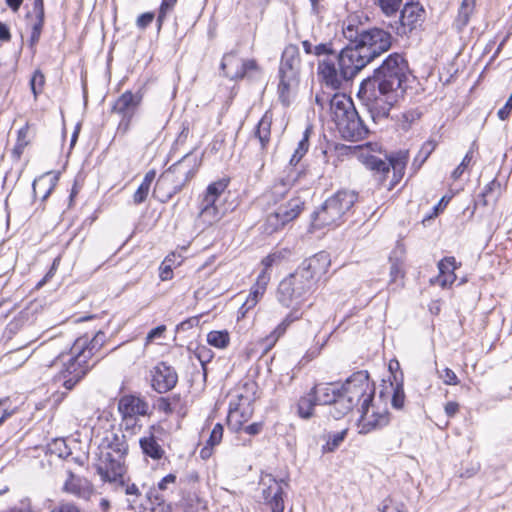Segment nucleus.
<instances>
[{"label": "nucleus", "instance_id": "obj_1", "mask_svg": "<svg viewBox=\"0 0 512 512\" xmlns=\"http://www.w3.org/2000/svg\"><path fill=\"white\" fill-rule=\"evenodd\" d=\"M330 264L329 254L321 251L305 259L293 273L279 283L276 299L280 305L291 310L266 337L268 346H273L292 323L301 319L302 304L313 292L318 279L328 271Z\"/></svg>", "mask_w": 512, "mask_h": 512}, {"label": "nucleus", "instance_id": "obj_2", "mask_svg": "<svg viewBox=\"0 0 512 512\" xmlns=\"http://www.w3.org/2000/svg\"><path fill=\"white\" fill-rule=\"evenodd\" d=\"M369 389L367 371H358L350 376L340 388L334 384H316L311 388L319 405H332L330 414L340 419L359 404L365 390Z\"/></svg>", "mask_w": 512, "mask_h": 512}, {"label": "nucleus", "instance_id": "obj_3", "mask_svg": "<svg viewBox=\"0 0 512 512\" xmlns=\"http://www.w3.org/2000/svg\"><path fill=\"white\" fill-rule=\"evenodd\" d=\"M343 34L349 41L343 49L359 70L388 51L392 45L391 34L377 27L364 29L349 24L343 28Z\"/></svg>", "mask_w": 512, "mask_h": 512}, {"label": "nucleus", "instance_id": "obj_4", "mask_svg": "<svg viewBox=\"0 0 512 512\" xmlns=\"http://www.w3.org/2000/svg\"><path fill=\"white\" fill-rule=\"evenodd\" d=\"M98 449L95 467L101 479L121 481V475L127 472L126 457L129 447L126 435L121 430H108L101 439Z\"/></svg>", "mask_w": 512, "mask_h": 512}, {"label": "nucleus", "instance_id": "obj_5", "mask_svg": "<svg viewBox=\"0 0 512 512\" xmlns=\"http://www.w3.org/2000/svg\"><path fill=\"white\" fill-rule=\"evenodd\" d=\"M330 112L342 137L349 141L364 139L369 133L352 99L344 93H335L329 100Z\"/></svg>", "mask_w": 512, "mask_h": 512}, {"label": "nucleus", "instance_id": "obj_6", "mask_svg": "<svg viewBox=\"0 0 512 512\" xmlns=\"http://www.w3.org/2000/svg\"><path fill=\"white\" fill-rule=\"evenodd\" d=\"M408 72V62L404 56L400 53H392L374 70L372 76L363 81H371V86L380 92L399 96L405 91L403 84L407 80Z\"/></svg>", "mask_w": 512, "mask_h": 512}, {"label": "nucleus", "instance_id": "obj_7", "mask_svg": "<svg viewBox=\"0 0 512 512\" xmlns=\"http://www.w3.org/2000/svg\"><path fill=\"white\" fill-rule=\"evenodd\" d=\"M409 159L408 151L400 150L382 159L375 155L364 157L365 166L373 172L375 180L392 190L402 179Z\"/></svg>", "mask_w": 512, "mask_h": 512}, {"label": "nucleus", "instance_id": "obj_8", "mask_svg": "<svg viewBox=\"0 0 512 512\" xmlns=\"http://www.w3.org/2000/svg\"><path fill=\"white\" fill-rule=\"evenodd\" d=\"M357 198L358 195L355 191H337L313 212V227L321 229L326 226L339 224L343 216L353 207Z\"/></svg>", "mask_w": 512, "mask_h": 512}, {"label": "nucleus", "instance_id": "obj_9", "mask_svg": "<svg viewBox=\"0 0 512 512\" xmlns=\"http://www.w3.org/2000/svg\"><path fill=\"white\" fill-rule=\"evenodd\" d=\"M201 165V158L194 152L186 153L180 160L171 165L162 173L157 181L158 189L171 184L168 197L180 192L183 187L195 176Z\"/></svg>", "mask_w": 512, "mask_h": 512}, {"label": "nucleus", "instance_id": "obj_10", "mask_svg": "<svg viewBox=\"0 0 512 512\" xmlns=\"http://www.w3.org/2000/svg\"><path fill=\"white\" fill-rule=\"evenodd\" d=\"M337 60L339 70L328 57L320 60L317 67L319 80L333 90L340 89L343 82L353 79L360 71L344 49L337 54Z\"/></svg>", "mask_w": 512, "mask_h": 512}, {"label": "nucleus", "instance_id": "obj_11", "mask_svg": "<svg viewBox=\"0 0 512 512\" xmlns=\"http://www.w3.org/2000/svg\"><path fill=\"white\" fill-rule=\"evenodd\" d=\"M361 105L375 124H381L389 118L391 108L397 102L396 94L384 93L371 86V81H362L357 93Z\"/></svg>", "mask_w": 512, "mask_h": 512}, {"label": "nucleus", "instance_id": "obj_12", "mask_svg": "<svg viewBox=\"0 0 512 512\" xmlns=\"http://www.w3.org/2000/svg\"><path fill=\"white\" fill-rule=\"evenodd\" d=\"M227 188L225 180H219L208 185L199 199V212L195 225L201 231L219 222L224 216L218 206L219 198Z\"/></svg>", "mask_w": 512, "mask_h": 512}, {"label": "nucleus", "instance_id": "obj_13", "mask_svg": "<svg viewBox=\"0 0 512 512\" xmlns=\"http://www.w3.org/2000/svg\"><path fill=\"white\" fill-rule=\"evenodd\" d=\"M375 387L369 382V389L365 390V396H361L360 412L358 427L359 433L368 434L376 429H381L388 425L390 421L389 413L387 410L381 412L372 411L370 413V406L374 398Z\"/></svg>", "mask_w": 512, "mask_h": 512}, {"label": "nucleus", "instance_id": "obj_14", "mask_svg": "<svg viewBox=\"0 0 512 512\" xmlns=\"http://www.w3.org/2000/svg\"><path fill=\"white\" fill-rule=\"evenodd\" d=\"M262 498L271 512H284L286 497L285 489L289 487L288 479H276L271 474L261 478Z\"/></svg>", "mask_w": 512, "mask_h": 512}, {"label": "nucleus", "instance_id": "obj_15", "mask_svg": "<svg viewBox=\"0 0 512 512\" xmlns=\"http://www.w3.org/2000/svg\"><path fill=\"white\" fill-rule=\"evenodd\" d=\"M106 335L98 331L92 338L87 335L77 338L70 348L69 355L84 365H90L89 360L102 348Z\"/></svg>", "mask_w": 512, "mask_h": 512}, {"label": "nucleus", "instance_id": "obj_16", "mask_svg": "<svg viewBox=\"0 0 512 512\" xmlns=\"http://www.w3.org/2000/svg\"><path fill=\"white\" fill-rule=\"evenodd\" d=\"M142 95L140 93L124 92L114 103L112 111L121 115L122 118L118 125V132L126 134L130 129L131 120L134 117L140 103Z\"/></svg>", "mask_w": 512, "mask_h": 512}, {"label": "nucleus", "instance_id": "obj_17", "mask_svg": "<svg viewBox=\"0 0 512 512\" xmlns=\"http://www.w3.org/2000/svg\"><path fill=\"white\" fill-rule=\"evenodd\" d=\"M151 387L159 394L172 390L178 382V374L174 367L166 362H159L150 370Z\"/></svg>", "mask_w": 512, "mask_h": 512}, {"label": "nucleus", "instance_id": "obj_18", "mask_svg": "<svg viewBox=\"0 0 512 512\" xmlns=\"http://www.w3.org/2000/svg\"><path fill=\"white\" fill-rule=\"evenodd\" d=\"M424 13L425 11L419 3H406L401 11L399 23L395 27L397 35H407L421 25Z\"/></svg>", "mask_w": 512, "mask_h": 512}, {"label": "nucleus", "instance_id": "obj_19", "mask_svg": "<svg viewBox=\"0 0 512 512\" xmlns=\"http://www.w3.org/2000/svg\"><path fill=\"white\" fill-rule=\"evenodd\" d=\"M220 68L225 77L230 79L243 78L248 70L257 68L255 60H241L236 57L234 52L224 54Z\"/></svg>", "mask_w": 512, "mask_h": 512}, {"label": "nucleus", "instance_id": "obj_20", "mask_svg": "<svg viewBox=\"0 0 512 512\" xmlns=\"http://www.w3.org/2000/svg\"><path fill=\"white\" fill-rule=\"evenodd\" d=\"M69 359L64 362V368L60 373V378L63 380V386L66 390H72L75 385L88 373V371L95 365H84L75 361L74 357L69 355Z\"/></svg>", "mask_w": 512, "mask_h": 512}, {"label": "nucleus", "instance_id": "obj_21", "mask_svg": "<svg viewBox=\"0 0 512 512\" xmlns=\"http://www.w3.org/2000/svg\"><path fill=\"white\" fill-rule=\"evenodd\" d=\"M162 428L152 425L147 433L139 439V446L142 454L153 461H159L165 456V450L156 437V432Z\"/></svg>", "mask_w": 512, "mask_h": 512}, {"label": "nucleus", "instance_id": "obj_22", "mask_svg": "<svg viewBox=\"0 0 512 512\" xmlns=\"http://www.w3.org/2000/svg\"><path fill=\"white\" fill-rule=\"evenodd\" d=\"M301 66L299 49L290 44L285 47L279 67V75H285L290 79H298Z\"/></svg>", "mask_w": 512, "mask_h": 512}, {"label": "nucleus", "instance_id": "obj_23", "mask_svg": "<svg viewBox=\"0 0 512 512\" xmlns=\"http://www.w3.org/2000/svg\"><path fill=\"white\" fill-rule=\"evenodd\" d=\"M118 411L129 416H146L149 415V404L140 396L123 395L118 401Z\"/></svg>", "mask_w": 512, "mask_h": 512}, {"label": "nucleus", "instance_id": "obj_24", "mask_svg": "<svg viewBox=\"0 0 512 512\" xmlns=\"http://www.w3.org/2000/svg\"><path fill=\"white\" fill-rule=\"evenodd\" d=\"M272 122L273 114L270 110H267L253 131V139H257L259 141L260 150L262 152L267 150L270 143Z\"/></svg>", "mask_w": 512, "mask_h": 512}, {"label": "nucleus", "instance_id": "obj_25", "mask_svg": "<svg viewBox=\"0 0 512 512\" xmlns=\"http://www.w3.org/2000/svg\"><path fill=\"white\" fill-rule=\"evenodd\" d=\"M304 202L300 198H293L285 204H281L275 210L285 224L296 219L303 210Z\"/></svg>", "mask_w": 512, "mask_h": 512}, {"label": "nucleus", "instance_id": "obj_26", "mask_svg": "<svg viewBox=\"0 0 512 512\" xmlns=\"http://www.w3.org/2000/svg\"><path fill=\"white\" fill-rule=\"evenodd\" d=\"M126 473L121 475V481H107L110 484L114 485L115 490L123 491L129 498L128 503L131 509L135 508V505L138 503V499L141 496L139 488L134 484H129L125 479Z\"/></svg>", "mask_w": 512, "mask_h": 512}, {"label": "nucleus", "instance_id": "obj_27", "mask_svg": "<svg viewBox=\"0 0 512 512\" xmlns=\"http://www.w3.org/2000/svg\"><path fill=\"white\" fill-rule=\"evenodd\" d=\"M475 0H462L458 10V15L454 20L453 27L458 33L462 32L470 21V17L475 9Z\"/></svg>", "mask_w": 512, "mask_h": 512}, {"label": "nucleus", "instance_id": "obj_28", "mask_svg": "<svg viewBox=\"0 0 512 512\" xmlns=\"http://www.w3.org/2000/svg\"><path fill=\"white\" fill-rule=\"evenodd\" d=\"M319 405L313 392L310 390L305 396H302L297 404V414L300 418L308 420L314 415V407Z\"/></svg>", "mask_w": 512, "mask_h": 512}, {"label": "nucleus", "instance_id": "obj_29", "mask_svg": "<svg viewBox=\"0 0 512 512\" xmlns=\"http://www.w3.org/2000/svg\"><path fill=\"white\" fill-rule=\"evenodd\" d=\"M258 385L255 381L248 380L240 388L237 398L240 405L249 406L257 399Z\"/></svg>", "mask_w": 512, "mask_h": 512}, {"label": "nucleus", "instance_id": "obj_30", "mask_svg": "<svg viewBox=\"0 0 512 512\" xmlns=\"http://www.w3.org/2000/svg\"><path fill=\"white\" fill-rule=\"evenodd\" d=\"M279 78V100L284 106H289L291 102V91L298 84V79H290L285 77V75H279Z\"/></svg>", "mask_w": 512, "mask_h": 512}, {"label": "nucleus", "instance_id": "obj_31", "mask_svg": "<svg viewBox=\"0 0 512 512\" xmlns=\"http://www.w3.org/2000/svg\"><path fill=\"white\" fill-rule=\"evenodd\" d=\"M440 274L444 277L442 285H446L448 282L453 283L456 279L454 270L457 268L456 259L454 257H445L438 263Z\"/></svg>", "mask_w": 512, "mask_h": 512}, {"label": "nucleus", "instance_id": "obj_32", "mask_svg": "<svg viewBox=\"0 0 512 512\" xmlns=\"http://www.w3.org/2000/svg\"><path fill=\"white\" fill-rule=\"evenodd\" d=\"M286 224L280 218L276 211L267 215L264 224L262 225V231L265 234L271 235L278 230L282 229Z\"/></svg>", "mask_w": 512, "mask_h": 512}, {"label": "nucleus", "instance_id": "obj_33", "mask_svg": "<svg viewBox=\"0 0 512 512\" xmlns=\"http://www.w3.org/2000/svg\"><path fill=\"white\" fill-rule=\"evenodd\" d=\"M501 184L497 179L490 181L479 195V201L483 206H487L490 198H497L500 194Z\"/></svg>", "mask_w": 512, "mask_h": 512}, {"label": "nucleus", "instance_id": "obj_34", "mask_svg": "<svg viewBox=\"0 0 512 512\" xmlns=\"http://www.w3.org/2000/svg\"><path fill=\"white\" fill-rule=\"evenodd\" d=\"M347 435V430L344 429L340 432L329 434L327 437L326 444L323 445L322 451L324 453L327 452H334L344 441L345 437Z\"/></svg>", "mask_w": 512, "mask_h": 512}, {"label": "nucleus", "instance_id": "obj_35", "mask_svg": "<svg viewBox=\"0 0 512 512\" xmlns=\"http://www.w3.org/2000/svg\"><path fill=\"white\" fill-rule=\"evenodd\" d=\"M436 148V142L433 140L426 141L421 149L419 150L418 155L415 157L413 166L417 169L422 166V164L428 159V157L431 155V153Z\"/></svg>", "mask_w": 512, "mask_h": 512}, {"label": "nucleus", "instance_id": "obj_36", "mask_svg": "<svg viewBox=\"0 0 512 512\" xmlns=\"http://www.w3.org/2000/svg\"><path fill=\"white\" fill-rule=\"evenodd\" d=\"M227 331H211L207 335V342L216 348H225L229 344Z\"/></svg>", "mask_w": 512, "mask_h": 512}, {"label": "nucleus", "instance_id": "obj_37", "mask_svg": "<svg viewBox=\"0 0 512 512\" xmlns=\"http://www.w3.org/2000/svg\"><path fill=\"white\" fill-rule=\"evenodd\" d=\"M180 400L179 396L160 397L157 401V409L165 414H172L175 409V404Z\"/></svg>", "mask_w": 512, "mask_h": 512}, {"label": "nucleus", "instance_id": "obj_38", "mask_svg": "<svg viewBox=\"0 0 512 512\" xmlns=\"http://www.w3.org/2000/svg\"><path fill=\"white\" fill-rule=\"evenodd\" d=\"M308 147V134L307 131H305L303 138L299 141L298 146L290 159V164L296 165L301 160V158L306 154V152L308 151Z\"/></svg>", "mask_w": 512, "mask_h": 512}, {"label": "nucleus", "instance_id": "obj_39", "mask_svg": "<svg viewBox=\"0 0 512 512\" xmlns=\"http://www.w3.org/2000/svg\"><path fill=\"white\" fill-rule=\"evenodd\" d=\"M178 0H162L157 16L158 29H161L167 15L171 13Z\"/></svg>", "mask_w": 512, "mask_h": 512}, {"label": "nucleus", "instance_id": "obj_40", "mask_svg": "<svg viewBox=\"0 0 512 512\" xmlns=\"http://www.w3.org/2000/svg\"><path fill=\"white\" fill-rule=\"evenodd\" d=\"M121 415V431L122 429L125 431H131V433H135L136 429H141V424L139 423L140 420L137 416L132 415H126V414H120Z\"/></svg>", "mask_w": 512, "mask_h": 512}, {"label": "nucleus", "instance_id": "obj_41", "mask_svg": "<svg viewBox=\"0 0 512 512\" xmlns=\"http://www.w3.org/2000/svg\"><path fill=\"white\" fill-rule=\"evenodd\" d=\"M44 25V15L36 13V21L32 26L31 36L29 39V45L33 48L39 41L42 29Z\"/></svg>", "mask_w": 512, "mask_h": 512}, {"label": "nucleus", "instance_id": "obj_42", "mask_svg": "<svg viewBox=\"0 0 512 512\" xmlns=\"http://www.w3.org/2000/svg\"><path fill=\"white\" fill-rule=\"evenodd\" d=\"M268 282V269L263 268L262 272L257 278V288L251 293V295H253L252 304H255L257 302L258 296L263 294Z\"/></svg>", "mask_w": 512, "mask_h": 512}, {"label": "nucleus", "instance_id": "obj_43", "mask_svg": "<svg viewBox=\"0 0 512 512\" xmlns=\"http://www.w3.org/2000/svg\"><path fill=\"white\" fill-rule=\"evenodd\" d=\"M288 253L289 251L286 249L272 252L262 260L261 264L265 269L269 270L273 265L279 264Z\"/></svg>", "mask_w": 512, "mask_h": 512}, {"label": "nucleus", "instance_id": "obj_44", "mask_svg": "<svg viewBox=\"0 0 512 512\" xmlns=\"http://www.w3.org/2000/svg\"><path fill=\"white\" fill-rule=\"evenodd\" d=\"M405 393L402 383H397L393 390L391 404L395 409H401L404 406Z\"/></svg>", "mask_w": 512, "mask_h": 512}, {"label": "nucleus", "instance_id": "obj_45", "mask_svg": "<svg viewBox=\"0 0 512 512\" xmlns=\"http://www.w3.org/2000/svg\"><path fill=\"white\" fill-rule=\"evenodd\" d=\"M313 55H315L317 57L333 55L335 58H337V53L333 49V44L331 42L320 43V44L314 46Z\"/></svg>", "mask_w": 512, "mask_h": 512}, {"label": "nucleus", "instance_id": "obj_46", "mask_svg": "<svg viewBox=\"0 0 512 512\" xmlns=\"http://www.w3.org/2000/svg\"><path fill=\"white\" fill-rule=\"evenodd\" d=\"M379 6L386 15H392L399 9L402 0H378Z\"/></svg>", "mask_w": 512, "mask_h": 512}, {"label": "nucleus", "instance_id": "obj_47", "mask_svg": "<svg viewBox=\"0 0 512 512\" xmlns=\"http://www.w3.org/2000/svg\"><path fill=\"white\" fill-rule=\"evenodd\" d=\"M223 431H224L223 426L220 423H217L210 433L207 444L210 447H214V446L218 445L222 440Z\"/></svg>", "mask_w": 512, "mask_h": 512}, {"label": "nucleus", "instance_id": "obj_48", "mask_svg": "<svg viewBox=\"0 0 512 512\" xmlns=\"http://www.w3.org/2000/svg\"><path fill=\"white\" fill-rule=\"evenodd\" d=\"M48 182H51V179H48L45 176H42V177H40L39 179H37V180H35L33 182V192H34L35 196L38 194V189L39 188H41V187L45 188L46 186H49V187L47 188V190L42 195V199H46L49 196V194H50V192L52 190V185L50 183H48Z\"/></svg>", "mask_w": 512, "mask_h": 512}, {"label": "nucleus", "instance_id": "obj_49", "mask_svg": "<svg viewBox=\"0 0 512 512\" xmlns=\"http://www.w3.org/2000/svg\"><path fill=\"white\" fill-rule=\"evenodd\" d=\"M28 130H29L28 125H25L18 131L17 143L15 146V151L18 153H21V151L24 149V147L28 144V141H27Z\"/></svg>", "mask_w": 512, "mask_h": 512}, {"label": "nucleus", "instance_id": "obj_50", "mask_svg": "<svg viewBox=\"0 0 512 512\" xmlns=\"http://www.w3.org/2000/svg\"><path fill=\"white\" fill-rule=\"evenodd\" d=\"M37 85L39 87H43L44 85V75L41 73L40 70H36L30 80V86H31V90L35 96V98L37 97L39 91L37 90Z\"/></svg>", "mask_w": 512, "mask_h": 512}, {"label": "nucleus", "instance_id": "obj_51", "mask_svg": "<svg viewBox=\"0 0 512 512\" xmlns=\"http://www.w3.org/2000/svg\"><path fill=\"white\" fill-rule=\"evenodd\" d=\"M439 377L443 380V382L447 385H457L458 377L455 372L450 368H445L441 372H439Z\"/></svg>", "mask_w": 512, "mask_h": 512}, {"label": "nucleus", "instance_id": "obj_52", "mask_svg": "<svg viewBox=\"0 0 512 512\" xmlns=\"http://www.w3.org/2000/svg\"><path fill=\"white\" fill-rule=\"evenodd\" d=\"M149 190H150V187H148L146 184L144 185L141 183L133 195L134 203L135 204L143 203L149 194Z\"/></svg>", "mask_w": 512, "mask_h": 512}, {"label": "nucleus", "instance_id": "obj_53", "mask_svg": "<svg viewBox=\"0 0 512 512\" xmlns=\"http://www.w3.org/2000/svg\"><path fill=\"white\" fill-rule=\"evenodd\" d=\"M64 490L77 496H81L79 479L71 475L70 479L65 482Z\"/></svg>", "mask_w": 512, "mask_h": 512}, {"label": "nucleus", "instance_id": "obj_54", "mask_svg": "<svg viewBox=\"0 0 512 512\" xmlns=\"http://www.w3.org/2000/svg\"><path fill=\"white\" fill-rule=\"evenodd\" d=\"M154 17L155 15L153 12H146L141 14L136 21L138 28L145 29L148 27L152 23Z\"/></svg>", "mask_w": 512, "mask_h": 512}, {"label": "nucleus", "instance_id": "obj_55", "mask_svg": "<svg viewBox=\"0 0 512 512\" xmlns=\"http://www.w3.org/2000/svg\"><path fill=\"white\" fill-rule=\"evenodd\" d=\"M168 261H169V259L166 258L160 267L159 276L162 281L170 280L173 277L172 268L169 264H167Z\"/></svg>", "mask_w": 512, "mask_h": 512}, {"label": "nucleus", "instance_id": "obj_56", "mask_svg": "<svg viewBox=\"0 0 512 512\" xmlns=\"http://www.w3.org/2000/svg\"><path fill=\"white\" fill-rule=\"evenodd\" d=\"M50 512H80V510L73 503L62 502L54 507Z\"/></svg>", "mask_w": 512, "mask_h": 512}, {"label": "nucleus", "instance_id": "obj_57", "mask_svg": "<svg viewBox=\"0 0 512 512\" xmlns=\"http://www.w3.org/2000/svg\"><path fill=\"white\" fill-rule=\"evenodd\" d=\"M155 499L158 503L156 505H152V507L145 512H169V507L165 504L162 497L155 495Z\"/></svg>", "mask_w": 512, "mask_h": 512}, {"label": "nucleus", "instance_id": "obj_58", "mask_svg": "<svg viewBox=\"0 0 512 512\" xmlns=\"http://www.w3.org/2000/svg\"><path fill=\"white\" fill-rule=\"evenodd\" d=\"M511 109H512V94L506 101L505 105L501 109H499L498 117L501 120H506L510 115Z\"/></svg>", "mask_w": 512, "mask_h": 512}, {"label": "nucleus", "instance_id": "obj_59", "mask_svg": "<svg viewBox=\"0 0 512 512\" xmlns=\"http://www.w3.org/2000/svg\"><path fill=\"white\" fill-rule=\"evenodd\" d=\"M165 331H166V326L165 325H160V326H157V327L153 328L147 334V337H146L147 343L153 341L156 338L161 337Z\"/></svg>", "mask_w": 512, "mask_h": 512}, {"label": "nucleus", "instance_id": "obj_60", "mask_svg": "<svg viewBox=\"0 0 512 512\" xmlns=\"http://www.w3.org/2000/svg\"><path fill=\"white\" fill-rule=\"evenodd\" d=\"M176 482V475L168 474L161 479L158 483V489L161 491H165L168 489L169 484H174Z\"/></svg>", "mask_w": 512, "mask_h": 512}, {"label": "nucleus", "instance_id": "obj_61", "mask_svg": "<svg viewBox=\"0 0 512 512\" xmlns=\"http://www.w3.org/2000/svg\"><path fill=\"white\" fill-rule=\"evenodd\" d=\"M262 423H259V422H255V423H252L250 425H247L245 428H244V432L249 434V435H257L261 432L262 430Z\"/></svg>", "mask_w": 512, "mask_h": 512}, {"label": "nucleus", "instance_id": "obj_62", "mask_svg": "<svg viewBox=\"0 0 512 512\" xmlns=\"http://www.w3.org/2000/svg\"><path fill=\"white\" fill-rule=\"evenodd\" d=\"M459 410V404L457 402H448L445 405V413L448 417H454Z\"/></svg>", "mask_w": 512, "mask_h": 512}, {"label": "nucleus", "instance_id": "obj_63", "mask_svg": "<svg viewBox=\"0 0 512 512\" xmlns=\"http://www.w3.org/2000/svg\"><path fill=\"white\" fill-rule=\"evenodd\" d=\"M11 39V33L9 27L0 22V41L1 42H9Z\"/></svg>", "mask_w": 512, "mask_h": 512}, {"label": "nucleus", "instance_id": "obj_64", "mask_svg": "<svg viewBox=\"0 0 512 512\" xmlns=\"http://www.w3.org/2000/svg\"><path fill=\"white\" fill-rule=\"evenodd\" d=\"M382 512H406V511L404 510L403 505L394 506V505H392V502L390 501V504H385L383 506Z\"/></svg>", "mask_w": 512, "mask_h": 512}]
</instances>
